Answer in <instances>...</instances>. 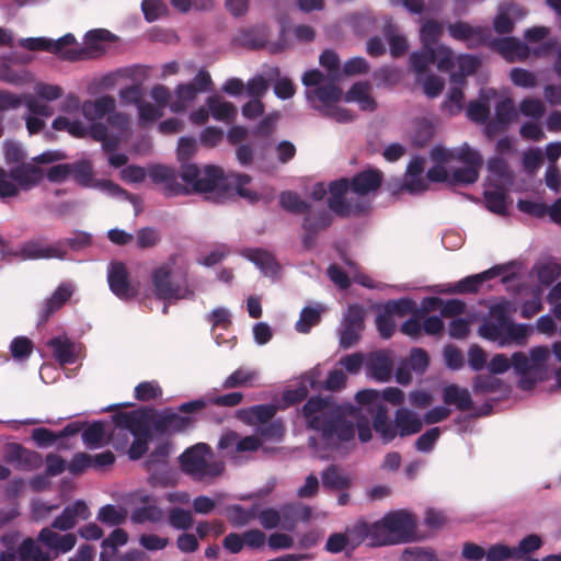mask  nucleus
<instances>
[{
	"mask_svg": "<svg viewBox=\"0 0 561 561\" xmlns=\"http://www.w3.org/2000/svg\"><path fill=\"white\" fill-rule=\"evenodd\" d=\"M538 279L542 285H551L561 275V264L553 261L541 263L537 268Z\"/></svg>",
	"mask_w": 561,
	"mask_h": 561,
	"instance_id": "nucleus-64",
	"label": "nucleus"
},
{
	"mask_svg": "<svg viewBox=\"0 0 561 561\" xmlns=\"http://www.w3.org/2000/svg\"><path fill=\"white\" fill-rule=\"evenodd\" d=\"M416 525L415 516L404 510L389 512L376 522L377 543L381 547L410 542L414 539Z\"/></svg>",
	"mask_w": 561,
	"mask_h": 561,
	"instance_id": "nucleus-5",
	"label": "nucleus"
},
{
	"mask_svg": "<svg viewBox=\"0 0 561 561\" xmlns=\"http://www.w3.org/2000/svg\"><path fill=\"white\" fill-rule=\"evenodd\" d=\"M425 305L423 304V309H415L411 318L405 320L401 327L400 331L402 334L417 339L421 336L423 328H422V319L424 318V313H426Z\"/></svg>",
	"mask_w": 561,
	"mask_h": 561,
	"instance_id": "nucleus-54",
	"label": "nucleus"
},
{
	"mask_svg": "<svg viewBox=\"0 0 561 561\" xmlns=\"http://www.w3.org/2000/svg\"><path fill=\"white\" fill-rule=\"evenodd\" d=\"M152 293L158 300L170 302L193 296L187 287L172 280V267L162 264L151 272Z\"/></svg>",
	"mask_w": 561,
	"mask_h": 561,
	"instance_id": "nucleus-10",
	"label": "nucleus"
},
{
	"mask_svg": "<svg viewBox=\"0 0 561 561\" xmlns=\"http://www.w3.org/2000/svg\"><path fill=\"white\" fill-rule=\"evenodd\" d=\"M176 100L170 103V110L174 113H181L186 110L187 103L194 101L198 94L194 84L182 83L175 90Z\"/></svg>",
	"mask_w": 561,
	"mask_h": 561,
	"instance_id": "nucleus-44",
	"label": "nucleus"
},
{
	"mask_svg": "<svg viewBox=\"0 0 561 561\" xmlns=\"http://www.w3.org/2000/svg\"><path fill=\"white\" fill-rule=\"evenodd\" d=\"M107 282L111 291L121 300H130L138 295V289L131 285L127 267L123 262L111 263Z\"/></svg>",
	"mask_w": 561,
	"mask_h": 561,
	"instance_id": "nucleus-16",
	"label": "nucleus"
},
{
	"mask_svg": "<svg viewBox=\"0 0 561 561\" xmlns=\"http://www.w3.org/2000/svg\"><path fill=\"white\" fill-rule=\"evenodd\" d=\"M433 64L439 71H450L455 66L453 49L446 45H438L436 48L422 45L421 49L410 56V66L417 75L425 73Z\"/></svg>",
	"mask_w": 561,
	"mask_h": 561,
	"instance_id": "nucleus-8",
	"label": "nucleus"
},
{
	"mask_svg": "<svg viewBox=\"0 0 561 561\" xmlns=\"http://www.w3.org/2000/svg\"><path fill=\"white\" fill-rule=\"evenodd\" d=\"M228 522L233 527H243L256 517L255 508L245 510L239 504L230 505L226 510Z\"/></svg>",
	"mask_w": 561,
	"mask_h": 561,
	"instance_id": "nucleus-49",
	"label": "nucleus"
},
{
	"mask_svg": "<svg viewBox=\"0 0 561 561\" xmlns=\"http://www.w3.org/2000/svg\"><path fill=\"white\" fill-rule=\"evenodd\" d=\"M135 398L138 401H151L160 398L162 396V389L159 386L158 381L151 380V381H142L139 382L135 387Z\"/></svg>",
	"mask_w": 561,
	"mask_h": 561,
	"instance_id": "nucleus-58",
	"label": "nucleus"
},
{
	"mask_svg": "<svg viewBox=\"0 0 561 561\" xmlns=\"http://www.w3.org/2000/svg\"><path fill=\"white\" fill-rule=\"evenodd\" d=\"M516 307L512 301L504 300L490 307L488 317L483 319L478 334L484 340L496 342L499 346L525 345L529 334V327L516 323L512 314Z\"/></svg>",
	"mask_w": 561,
	"mask_h": 561,
	"instance_id": "nucleus-3",
	"label": "nucleus"
},
{
	"mask_svg": "<svg viewBox=\"0 0 561 561\" xmlns=\"http://www.w3.org/2000/svg\"><path fill=\"white\" fill-rule=\"evenodd\" d=\"M472 388L474 393H493L502 390L503 381L493 374H479L473 378Z\"/></svg>",
	"mask_w": 561,
	"mask_h": 561,
	"instance_id": "nucleus-50",
	"label": "nucleus"
},
{
	"mask_svg": "<svg viewBox=\"0 0 561 561\" xmlns=\"http://www.w3.org/2000/svg\"><path fill=\"white\" fill-rule=\"evenodd\" d=\"M3 459L22 471H34L43 465V457L38 451L31 450L19 443H10L5 446Z\"/></svg>",
	"mask_w": 561,
	"mask_h": 561,
	"instance_id": "nucleus-15",
	"label": "nucleus"
},
{
	"mask_svg": "<svg viewBox=\"0 0 561 561\" xmlns=\"http://www.w3.org/2000/svg\"><path fill=\"white\" fill-rule=\"evenodd\" d=\"M37 540L44 546L55 551V557L59 553H67L73 549L77 537L73 534L59 535L48 527L41 529Z\"/></svg>",
	"mask_w": 561,
	"mask_h": 561,
	"instance_id": "nucleus-26",
	"label": "nucleus"
},
{
	"mask_svg": "<svg viewBox=\"0 0 561 561\" xmlns=\"http://www.w3.org/2000/svg\"><path fill=\"white\" fill-rule=\"evenodd\" d=\"M51 127L58 131H67L75 138H84L89 135V128H87L80 121H71L66 116L56 117L51 123Z\"/></svg>",
	"mask_w": 561,
	"mask_h": 561,
	"instance_id": "nucleus-45",
	"label": "nucleus"
},
{
	"mask_svg": "<svg viewBox=\"0 0 561 561\" xmlns=\"http://www.w3.org/2000/svg\"><path fill=\"white\" fill-rule=\"evenodd\" d=\"M77 43L76 37L71 33H67L60 38L53 41L45 37H30L20 41V46L32 51H48L59 55L62 59V53Z\"/></svg>",
	"mask_w": 561,
	"mask_h": 561,
	"instance_id": "nucleus-19",
	"label": "nucleus"
},
{
	"mask_svg": "<svg viewBox=\"0 0 561 561\" xmlns=\"http://www.w3.org/2000/svg\"><path fill=\"white\" fill-rule=\"evenodd\" d=\"M141 10L148 22H154L169 12L168 5L163 0H142Z\"/></svg>",
	"mask_w": 561,
	"mask_h": 561,
	"instance_id": "nucleus-59",
	"label": "nucleus"
},
{
	"mask_svg": "<svg viewBox=\"0 0 561 561\" xmlns=\"http://www.w3.org/2000/svg\"><path fill=\"white\" fill-rule=\"evenodd\" d=\"M342 90L333 83L317 87L308 94L311 102L316 100L322 103L323 108L331 107V103H335L342 98Z\"/></svg>",
	"mask_w": 561,
	"mask_h": 561,
	"instance_id": "nucleus-38",
	"label": "nucleus"
},
{
	"mask_svg": "<svg viewBox=\"0 0 561 561\" xmlns=\"http://www.w3.org/2000/svg\"><path fill=\"white\" fill-rule=\"evenodd\" d=\"M294 511L293 505H284L279 511L268 507L256 514V517L265 529H274L279 526L282 517L285 519L291 518L295 515Z\"/></svg>",
	"mask_w": 561,
	"mask_h": 561,
	"instance_id": "nucleus-35",
	"label": "nucleus"
},
{
	"mask_svg": "<svg viewBox=\"0 0 561 561\" xmlns=\"http://www.w3.org/2000/svg\"><path fill=\"white\" fill-rule=\"evenodd\" d=\"M75 287L71 283H61L55 289V291L48 297L39 311V321L42 323L48 321V319L61 309L66 302L72 297Z\"/></svg>",
	"mask_w": 561,
	"mask_h": 561,
	"instance_id": "nucleus-23",
	"label": "nucleus"
},
{
	"mask_svg": "<svg viewBox=\"0 0 561 561\" xmlns=\"http://www.w3.org/2000/svg\"><path fill=\"white\" fill-rule=\"evenodd\" d=\"M516 118L517 112L514 101L511 98L499 101L495 106L494 118L490 119L485 125L486 136L492 138L503 133Z\"/></svg>",
	"mask_w": 561,
	"mask_h": 561,
	"instance_id": "nucleus-21",
	"label": "nucleus"
},
{
	"mask_svg": "<svg viewBox=\"0 0 561 561\" xmlns=\"http://www.w3.org/2000/svg\"><path fill=\"white\" fill-rule=\"evenodd\" d=\"M116 108L115 99L111 95H102L95 100L84 101L81 110L83 116L93 123H99V119L107 117L111 112Z\"/></svg>",
	"mask_w": 561,
	"mask_h": 561,
	"instance_id": "nucleus-27",
	"label": "nucleus"
},
{
	"mask_svg": "<svg viewBox=\"0 0 561 561\" xmlns=\"http://www.w3.org/2000/svg\"><path fill=\"white\" fill-rule=\"evenodd\" d=\"M127 510L106 504L99 510L98 519L107 526H119L127 519Z\"/></svg>",
	"mask_w": 561,
	"mask_h": 561,
	"instance_id": "nucleus-46",
	"label": "nucleus"
},
{
	"mask_svg": "<svg viewBox=\"0 0 561 561\" xmlns=\"http://www.w3.org/2000/svg\"><path fill=\"white\" fill-rule=\"evenodd\" d=\"M48 345L53 348L54 356L59 363L71 364L75 362L72 343L68 339L53 337Z\"/></svg>",
	"mask_w": 561,
	"mask_h": 561,
	"instance_id": "nucleus-51",
	"label": "nucleus"
},
{
	"mask_svg": "<svg viewBox=\"0 0 561 561\" xmlns=\"http://www.w3.org/2000/svg\"><path fill=\"white\" fill-rule=\"evenodd\" d=\"M149 496H144L141 502L147 505L136 507L130 515V519L134 524H144L147 522L159 523L162 520L164 514L163 511L156 504L149 503Z\"/></svg>",
	"mask_w": 561,
	"mask_h": 561,
	"instance_id": "nucleus-36",
	"label": "nucleus"
},
{
	"mask_svg": "<svg viewBox=\"0 0 561 561\" xmlns=\"http://www.w3.org/2000/svg\"><path fill=\"white\" fill-rule=\"evenodd\" d=\"M256 378V373L244 368H238L230 374L222 382L224 389H233L238 387L251 386Z\"/></svg>",
	"mask_w": 561,
	"mask_h": 561,
	"instance_id": "nucleus-53",
	"label": "nucleus"
},
{
	"mask_svg": "<svg viewBox=\"0 0 561 561\" xmlns=\"http://www.w3.org/2000/svg\"><path fill=\"white\" fill-rule=\"evenodd\" d=\"M14 257L22 261L64 260L67 257V250L64 249L61 241L48 244L43 239H31L21 244L20 249L14 252Z\"/></svg>",
	"mask_w": 561,
	"mask_h": 561,
	"instance_id": "nucleus-12",
	"label": "nucleus"
},
{
	"mask_svg": "<svg viewBox=\"0 0 561 561\" xmlns=\"http://www.w3.org/2000/svg\"><path fill=\"white\" fill-rule=\"evenodd\" d=\"M113 41H115V35L108 30H91L84 36V45L69 46L62 53V59L75 62L99 58L105 54L106 44Z\"/></svg>",
	"mask_w": 561,
	"mask_h": 561,
	"instance_id": "nucleus-7",
	"label": "nucleus"
},
{
	"mask_svg": "<svg viewBox=\"0 0 561 561\" xmlns=\"http://www.w3.org/2000/svg\"><path fill=\"white\" fill-rule=\"evenodd\" d=\"M351 190V181L345 178L332 181L329 184L330 197L328 198V207L339 217L359 216L367 211V206L354 199L345 198V194Z\"/></svg>",
	"mask_w": 561,
	"mask_h": 561,
	"instance_id": "nucleus-9",
	"label": "nucleus"
},
{
	"mask_svg": "<svg viewBox=\"0 0 561 561\" xmlns=\"http://www.w3.org/2000/svg\"><path fill=\"white\" fill-rule=\"evenodd\" d=\"M112 420L117 427L129 431L134 437H152L150 423L152 424L153 414L147 408L116 412Z\"/></svg>",
	"mask_w": 561,
	"mask_h": 561,
	"instance_id": "nucleus-11",
	"label": "nucleus"
},
{
	"mask_svg": "<svg viewBox=\"0 0 561 561\" xmlns=\"http://www.w3.org/2000/svg\"><path fill=\"white\" fill-rule=\"evenodd\" d=\"M301 415L308 428L320 432L327 440L336 438L350 442L355 437V427L362 443L371 439V430L367 417L360 415V409L352 403H337L332 397H311L302 405Z\"/></svg>",
	"mask_w": 561,
	"mask_h": 561,
	"instance_id": "nucleus-2",
	"label": "nucleus"
},
{
	"mask_svg": "<svg viewBox=\"0 0 561 561\" xmlns=\"http://www.w3.org/2000/svg\"><path fill=\"white\" fill-rule=\"evenodd\" d=\"M11 179L15 182L19 190L27 191L36 186L43 179V170L33 164L23 162L10 169Z\"/></svg>",
	"mask_w": 561,
	"mask_h": 561,
	"instance_id": "nucleus-25",
	"label": "nucleus"
},
{
	"mask_svg": "<svg viewBox=\"0 0 561 561\" xmlns=\"http://www.w3.org/2000/svg\"><path fill=\"white\" fill-rule=\"evenodd\" d=\"M321 479L323 486L328 489L345 490L351 486L350 478L343 476L335 465H330L327 469H324L321 474Z\"/></svg>",
	"mask_w": 561,
	"mask_h": 561,
	"instance_id": "nucleus-43",
	"label": "nucleus"
},
{
	"mask_svg": "<svg viewBox=\"0 0 561 561\" xmlns=\"http://www.w3.org/2000/svg\"><path fill=\"white\" fill-rule=\"evenodd\" d=\"M383 181V173L378 169H367L356 173L351 180V191L358 196L377 192Z\"/></svg>",
	"mask_w": 561,
	"mask_h": 561,
	"instance_id": "nucleus-22",
	"label": "nucleus"
},
{
	"mask_svg": "<svg viewBox=\"0 0 561 561\" xmlns=\"http://www.w3.org/2000/svg\"><path fill=\"white\" fill-rule=\"evenodd\" d=\"M507 271L505 265H494L493 267L479 274L467 276L454 284H448L444 290L447 294H477L486 280L493 279Z\"/></svg>",
	"mask_w": 561,
	"mask_h": 561,
	"instance_id": "nucleus-18",
	"label": "nucleus"
},
{
	"mask_svg": "<svg viewBox=\"0 0 561 561\" xmlns=\"http://www.w3.org/2000/svg\"><path fill=\"white\" fill-rule=\"evenodd\" d=\"M376 522L368 524L366 522H358L351 529L347 530V537L351 545L354 547L367 541L369 547H380L377 541L379 537L376 535Z\"/></svg>",
	"mask_w": 561,
	"mask_h": 561,
	"instance_id": "nucleus-30",
	"label": "nucleus"
},
{
	"mask_svg": "<svg viewBox=\"0 0 561 561\" xmlns=\"http://www.w3.org/2000/svg\"><path fill=\"white\" fill-rule=\"evenodd\" d=\"M256 433L266 440H280L285 434V426L282 420H272L259 425Z\"/></svg>",
	"mask_w": 561,
	"mask_h": 561,
	"instance_id": "nucleus-61",
	"label": "nucleus"
},
{
	"mask_svg": "<svg viewBox=\"0 0 561 561\" xmlns=\"http://www.w3.org/2000/svg\"><path fill=\"white\" fill-rule=\"evenodd\" d=\"M16 557L20 561H53L54 559L49 551H44L31 537L19 545Z\"/></svg>",
	"mask_w": 561,
	"mask_h": 561,
	"instance_id": "nucleus-34",
	"label": "nucleus"
},
{
	"mask_svg": "<svg viewBox=\"0 0 561 561\" xmlns=\"http://www.w3.org/2000/svg\"><path fill=\"white\" fill-rule=\"evenodd\" d=\"M454 160L476 168H481L483 164L481 154L467 144L454 149Z\"/></svg>",
	"mask_w": 561,
	"mask_h": 561,
	"instance_id": "nucleus-62",
	"label": "nucleus"
},
{
	"mask_svg": "<svg viewBox=\"0 0 561 561\" xmlns=\"http://www.w3.org/2000/svg\"><path fill=\"white\" fill-rule=\"evenodd\" d=\"M486 47L501 54L506 60H514V49L520 48L519 41L515 37L494 38L491 30H489V41L485 43Z\"/></svg>",
	"mask_w": 561,
	"mask_h": 561,
	"instance_id": "nucleus-40",
	"label": "nucleus"
},
{
	"mask_svg": "<svg viewBox=\"0 0 561 561\" xmlns=\"http://www.w3.org/2000/svg\"><path fill=\"white\" fill-rule=\"evenodd\" d=\"M331 224L332 216L329 210L321 208L317 211H311L310 209L308 213L305 214L302 228L321 231L329 228Z\"/></svg>",
	"mask_w": 561,
	"mask_h": 561,
	"instance_id": "nucleus-47",
	"label": "nucleus"
},
{
	"mask_svg": "<svg viewBox=\"0 0 561 561\" xmlns=\"http://www.w3.org/2000/svg\"><path fill=\"white\" fill-rule=\"evenodd\" d=\"M495 95V91L481 90L479 100L470 101L467 106V116L476 123H485L490 116L489 99Z\"/></svg>",
	"mask_w": 561,
	"mask_h": 561,
	"instance_id": "nucleus-32",
	"label": "nucleus"
},
{
	"mask_svg": "<svg viewBox=\"0 0 561 561\" xmlns=\"http://www.w3.org/2000/svg\"><path fill=\"white\" fill-rule=\"evenodd\" d=\"M321 321V311L311 308V307H305L300 311L299 320L295 324V329L299 333H308L312 327L319 324Z\"/></svg>",
	"mask_w": 561,
	"mask_h": 561,
	"instance_id": "nucleus-56",
	"label": "nucleus"
},
{
	"mask_svg": "<svg viewBox=\"0 0 561 561\" xmlns=\"http://www.w3.org/2000/svg\"><path fill=\"white\" fill-rule=\"evenodd\" d=\"M458 66L460 73H453L450 77V82L465 84V77L476 72L479 66V60L470 55H461L458 58Z\"/></svg>",
	"mask_w": 561,
	"mask_h": 561,
	"instance_id": "nucleus-57",
	"label": "nucleus"
},
{
	"mask_svg": "<svg viewBox=\"0 0 561 561\" xmlns=\"http://www.w3.org/2000/svg\"><path fill=\"white\" fill-rule=\"evenodd\" d=\"M365 328V312L362 306L351 305L341 324L340 347L347 350L356 345Z\"/></svg>",
	"mask_w": 561,
	"mask_h": 561,
	"instance_id": "nucleus-14",
	"label": "nucleus"
},
{
	"mask_svg": "<svg viewBox=\"0 0 561 561\" xmlns=\"http://www.w3.org/2000/svg\"><path fill=\"white\" fill-rule=\"evenodd\" d=\"M169 523L175 529L187 530L193 526L194 518L190 511L173 507L169 512Z\"/></svg>",
	"mask_w": 561,
	"mask_h": 561,
	"instance_id": "nucleus-63",
	"label": "nucleus"
},
{
	"mask_svg": "<svg viewBox=\"0 0 561 561\" xmlns=\"http://www.w3.org/2000/svg\"><path fill=\"white\" fill-rule=\"evenodd\" d=\"M213 451L206 443H197L186 448L179 457L184 473L196 481L220 476L225 469L222 461H210Z\"/></svg>",
	"mask_w": 561,
	"mask_h": 561,
	"instance_id": "nucleus-6",
	"label": "nucleus"
},
{
	"mask_svg": "<svg viewBox=\"0 0 561 561\" xmlns=\"http://www.w3.org/2000/svg\"><path fill=\"white\" fill-rule=\"evenodd\" d=\"M196 414L181 415L171 409L154 414L152 420V430L160 435H174L186 432L194 427L197 422Z\"/></svg>",
	"mask_w": 561,
	"mask_h": 561,
	"instance_id": "nucleus-13",
	"label": "nucleus"
},
{
	"mask_svg": "<svg viewBox=\"0 0 561 561\" xmlns=\"http://www.w3.org/2000/svg\"><path fill=\"white\" fill-rule=\"evenodd\" d=\"M370 375L379 380L387 381L389 380L392 373V360L382 353H376L370 356L368 363Z\"/></svg>",
	"mask_w": 561,
	"mask_h": 561,
	"instance_id": "nucleus-39",
	"label": "nucleus"
},
{
	"mask_svg": "<svg viewBox=\"0 0 561 561\" xmlns=\"http://www.w3.org/2000/svg\"><path fill=\"white\" fill-rule=\"evenodd\" d=\"M426 311L436 310L440 307L443 318H453L462 314L466 310V304L459 299L444 301L438 297H428L424 300Z\"/></svg>",
	"mask_w": 561,
	"mask_h": 561,
	"instance_id": "nucleus-33",
	"label": "nucleus"
},
{
	"mask_svg": "<svg viewBox=\"0 0 561 561\" xmlns=\"http://www.w3.org/2000/svg\"><path fill=\"white\" fill-rule=\"evenodd\" d=\"M242 400L243 394L241 392H230L208 399L199 398L184 402L179 405L178 411L182 414H197L202 412L208 404L233 408L239 405Z\"/></svg>",
	"mask_w": 561,
	"mask_h": 561,
	"instance_id": "nucleus-20",
	"label": "nucleus"
},
{
	"mask_svg": "<svg viewBox=\"0 0 561 561\" xmlns=\"http://www.w3.org/2000/svg\"><path fill=\"white\" fill-rule=\"evenodd\" d=\"M89 136L95 140L102 142V148L106 152L115 151L121 141L122 137L118 134L108 131V126L104 123H93L89 127Z\"/></svg>",
	"mask_w": 561,
	"mask_h": 561,
	"instance_id": "nucleus-31",
	"label": "nucleus"
},
{
	"mask_svg": "<svg viewBox=\"0 0 561 561\" xmlns=\"http://www.w3.org/2000/svg\"><path fill=\"white\" fill-rule=\"evenodd\" d=\"M355 400L359 405L366 408L367 412L371 414L373 419L375 417L378 407H386L381 402L379 391L375 389H364L358 391L355 394Z\"/></svg>",
	"mask_w": 561,
	"mask_h": 561,
	"instance_id": "nucleus-52",
	"label": "nucleus"
},
{
	"mask_svg": "<svg viewBox=\"0 0 561 561\" xmlns=\"http://www.w3.org/2000/svg\"><path fill=\"white\" fill-rule=\"evenodd\" d=\"M171 448L172 445L170 442L158 444L145 461L147 470H152L161 465H165L171 454Z\"/></svg>",
	"mask_w": 561,
	"mask_h": 561,
	"instance_id": "nucleus-55",
	"label": "nucleus"
},
{
	"mask_svg": "<svg viewBox=\"0 0 561 561\" xmlns=\"http://www.w3.org/2000/svg\"><path fill=\"white\" fill-rule=\"evenodd\" d=\"M268 39V31L264 25H256L249 28H243L238 32L233 37V43L237 46L248 49H260L265 47Z\"/></svg>",
	"mask_w": 561,
	"mask_h": 561,
	"instance_id": "nucleus-28",
	"label": "nucleus"
},
{
	"mask_svg": "<svg viewBox=\"0 0 561 561\" xmlns=\"http://www.w3.org/2000/svg\"><path fill=\"white\" fill-rule=\"evenodd\" d=\"M449 35L460 42H466L469 49L484 46L489 41L488 26H472L467 22L458 21L447 27Z\"/></svg>",
	"mask_w": 561,
	"mask_h": 561,
	"instance_id": "nucleus-17",
	"label": "nucleus"
},
{
	"mask_svg": "<svg viewBox=\"0 0 561 561\" xmlns=\"http://www.w3.org/2000/svg\"><path fill=\"white\" fill-rule=\"evenodd\" d=\"M443 35V24L436 20H426L420 30V39L422 45L436 48Z\"/></svg>",
	"mask_w": 561,
	"mask_h": 561,
	"instance_id": "nucleus-41",
	"label": "nucleus"
},
{
	"mask_svg": "<svg viewBox=\"0 0 561 561\" xmlns=\"http://www.w3.org/2000/svg\"><path fill=\"white\" fill-rule=\"evenodd\" d=\"M460 83H451V87L447 93V99L444 101L443 106L447 107L451 115L458 114L463 108V92Z\"/></svg>",
	"mask_w": 561,
	"mask_h": 561,
	"instance_id": "nucleus-60",
	"label": "nucleus"
},
{
	"mask_svg": "<svg viewBox=\"0 0 561 561\" xmlns=\"http://www.w3.org/2000/svg\"><path fill=\"white\" fill-rule=\"evenodd\" d=\"M89 516L90 511L88 505L85 502L78 500L64 508L61 514L54 519L51 527L67 531L76 526L78 518L87 519Z\"/></svg>",
	"mask_w": 561,
	"mask_h": 561,
	"instance_id": "nucleus-24",
	"label": "nucleus"
},
{
	"mask_svg": "<svg viewBox=\"0 0 561 561\" xmlns=\"http://www.w3.org/2000/svg\"><path fill=\"white\" fill-rule=\"evenodd\" d=\"M422 420L416 413L400 408L394 413V420L391 421L388 415L387 407H378L374 417V430L379 434L383 444L391 443L397 436L407 437L421 432Z\"/></svg>",
	"mask_w": 561,
	"mask_h": 561,
	"instance_id": "nucleus-4",
	"label": "nucleus"
},
{
	"mask_svg": "<svg viewBox=\"0 0 561 561\" xmlns=\"http://www.w3.org/2000/svg\"><path fill=\"white\" fill-rule=\"evenodd\" d=\"M210 114L217 121H230L236 116L237 110L230 102L222 101L217 96H210L207 100Z\"/></svg>",
	"mask_w": 561,
	"mask_h": 561,
	"instance_id": "nucleus-48",
	"label": "nucleus"
},
{
	"mask_svg": "<svg viewBox=\"0 0 561 561\" xmlns=\"http://www.w3.org/2000/svg\"><path fill=\"white\" fill-rule=\"evenodd\" d=\"M279 205L283 209L291 214H306L311 209V205L301 199L300 196L293 191L282 192L279 195Z\"/></svg>",
	"mask_w": 561,
	"mask_h": 561,
	"instance_id": "nucleus-42",
	"label": "nucleus"
},
{
	"mask_svg": "<svg viewBox=\"0 0 561 561\" xmlns=\"http://www.w3.org/2000/svg\"><path fill=\"white\" fill-rule=\"evenodd\" d=\"M277 412L273 404H257L242 410L243 420L249 424H264L272 421Z\"/></svg>",
	"mask_w": 561,
	"mask_h": 561,
	"instance_id": "nucleus-37",
	"label": "nucleus"
},
{
	"mask_svg": "<svg viewBox=\"0 0 561 561\" xmlns=\"http://www.w3.org/2000/svg\"><path fill=\"white\" fill-rule=\"evenodd\" d=\"M196 150V141L193 138H181L178 146V158L182 161L181 170L178 173L172 167L157 164L149 169V176L156 184H163L165 196H178L186 194L188 190L195 193H211L216 202L233 195V191L250 202H256L259 195L247 188L252 178L249 174L233 173L228 176L221 168L205 165L199 168L195 163L185 162Z\"/></svg>",
	"mask_w": 561,
	"mask_h": 561,
	"instance_id": "nucleus-1",
	"label": "nucleus"
},
{
	"mask_svg": "<svg viewBox=\"0 0 561 561\" xmlns=\"http://www.w3.org/2000/svg\"><path fill=\"white\" fill-rule=\"evenodd\" d=\"M443 401L447 405H455L459 411H469L473 401L468 389L450 383L443 389Z\"/></svg>",
	"mask_w": 561,
	"mask_h": 561,
	"instance_id": "nucleus-29",
	"label": "nucleus"
}]
</instances>
